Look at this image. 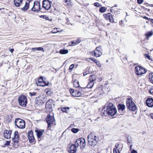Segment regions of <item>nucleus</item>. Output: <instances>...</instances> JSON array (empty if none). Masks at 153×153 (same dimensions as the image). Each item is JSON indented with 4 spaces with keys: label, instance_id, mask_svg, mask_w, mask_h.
<instances>
[{
    "label": "nucleus",
    "instance_id": "obj_1",
    "mask_svg": "<svg viewBox=\"0 0 153 153\" xmlns=\"http://www.w3.org/2000/svg\"><path fill=\"white\" fill-rule=\"evenodd\" d=\"M89 144L91 146H94L96 144L97 141V137L93 133H91L88 136Z\"/></svg>",
    "mask_w": 153,
    "mask_h": 153
},
{
    "label": "nucleus",
    "instance_id": "obj_2",
    "mask_svg": "<svg viewBox=\"0 0 153 153\" xmlns=\"http://www.w3.org/2000/svg\"><path fill=\"white\" fill-rule=\"evenodd\" d=\"M108 110V115L110 116H114L117 113V109L111 103H109L106 105Z\"/></svg>",
    "mask_w": 153,
    "mask_h": 153
},
{
    "label": "nucleus",
    "instance_id": "obj_3",
    "mask_svg": "<svg viewBox=\"0 0 153 153\" xmlns=\"http://www.w3.org/2000/svg\"><path fill=\"white\" fill-rule=\"evenodd\" d=\"M126 106L129 110L135 111L136 109V106L131 98H128L126 102Z\"/></svg>",
    "mask_w": 153,
    "mask_h": 153
},
{
    "label": "nucleus",
    "instance_id": "obj_4",
    "mask_svg": "<svg viewBox=\"0 0 153 153\" xmlns=\"http://www.w3.org/2000/svg\"><path fill=\"white\" fill-rule=\"evenodd\" d=\"M15 123L16 126L19 128L23 129L25 128V122L21 119L16 118L15 120Z\"/></svg>",
    "mask_w": 153,
    "mask_h": 153
},
{
    "label": "nucleus",
    "instance_id": "obj_5",
    "mask_svg": "<svg viewBox=\"0 0 153 153\" xmlns=\"http://www.w3.org/2000/svg\"><path fill=\"white\" fill-rule=\"evenodd\" d=\"M18 101L19 105L23 107H25L27 104V97L24 95H21L19 97Z\"/></svg>",
    "mask_w": 153,
    "mask_h": 153
},
{
    "label": "nucleus",
    "instance_id": "obj_6",
    "mask_svg": "<svg viewBox=\"0 0 153 153\" xmlns=\"http://www.w3.org/2000/svg\"><path fill=\"white\" fill-rule=\"evenodd\" d=\"M135 73L138 76L142 75L146 72V69L141 66H137L135 68Z\"/></svg>",
    "mask_w": 153,
    "mask_h": 153
},
{
    "label": "nucleus",
    "instance_id": "obj_7",
    "mask_svg": "<svg viewBox=\"0 0 153 153\" xmlns=\"http://www.w3.org/2000/svg\"><path fill=\"white\" fill-rule=\"evenodd\" d=\"M46 119L48 124V128L50 127L52 124H53L55 121L54 117L51 116L50 114L47 115Z\"/></svg>",
    "mask_w": 153,
    "mask_h": 153
},
{
    "label": "nucleus",
    "instance_id": "obj_8",
    "mask_svg": "<svg viewBox=\"0 0 153 153\" xmlns=\"http://www.w3.org/2000/svg\"><path fill=\"white\" fill-rule=\"evenodd\" d=\"M40 10V2L37 1H35L34 2L33 6L31 8V10L33 11L39 12Z\"/></svg>",
    "mask_w": 153,
    "mask_h": 153
},
{
    "label": "nucleus",
    "instance_id": "obj_9",
    "mask_svg": "<svg viewBox=\"0 0 153 153\" xmlns=\"http://www.w3.org/2000/svg\"><path fill=\"white\" fill-rule=\"evenodd\" d=\"M52 2L49 0H44L42 1V7L45 9L48 10L51 6Z\"/></svg>",
    "mask_w": 153,
    "mask_h": 153
},
{
    "label": "nucleus",
    "instance_id": "obj_10",
    "mask_svg": "<svg viewBox=\"0 0 153 153\" xmlns=\"http://www.w3.org/2000/svg\"><path fill=\"white\" fill-rule=\"evenodd\" d=\"M85 145V141L82 137L77 139V147L80 146L81 149H83Z\"/></svg>",
    "mask_w": 153,
    "mask_h": 153
},
{
    "label": "nucleus",
    "instance_id": "obj_11",
    "mask_svg": "<svg viewBox=\"0 0 153 153\" xmlns=\"http://www.w3.org/2000/svg\"><path fill=\"white\" fill-rule=\"evenodd\" d=\"M101 50V48L99 47H98L96 48L95 50L92 52V55L93 53L96 57H99L102 55V53L100 51Z\"/></svg>",
    "mask_w": 153,
    "mask_h": 153
},
{
    "label": "nucleus",
    "instance_id": "obj_12",
    "mask_svg": "<svg viewBox=\"0 0 153 153\" xmlns=\"http://www.w3.org/2000/svg\"><path fill=\"white\" fill-rule=\"evenodd\" d=\"M19 133L17 131H16L14 133V137L12 139L13 145L17 144L19 142Z\"/></svg>",
    "mask_w": 153,
    "mask_h": 153
},
{
    "label": "nucleus",
    "instance_id": "obj_13",
    "mask_svg": "<svg viewBox=\"0 0 153 153\" xmlns=\"http://www.w3.org/2000/svg\"><path fill=\"white\" fill-rule=\"evenodd\" d=\"M28 138L30 143H33L35 139L33 136V133L32 131H28Z\"/></svg>",
    "mask_w": 153,
    "mask_h": 153
},
{
    "label": "nucleus",
    "instance_id": "obj_14",
    "mask_svg": "<svg viewBox=\"0 0 153 153\" xmlns=\"http://www.w3.org/2000/svg\"><path fill=\"white\" fill-rule=\"evenodd\" d=\"M35 131L36 133L37 137L38 138H41L43 133L44 132V130H39L38 129H36L35 130Z\"/></svg>",
    "mask_w": 153,
    "mask_h": 153
},
{
    "label": "nucleus",
    "instance_id": "obj_15",
    "mask_svg": "<svg viewBox=\"0 0 153 153\" xmlns=\"http://www.w3.org/2000/svg\"><path fill=\"white\" fill-rule=\"evenodd\" d=\"M12 131H8L5 130L4 131V137L7 139H9L10 138V135L12 133Z\"/></svg>",
    "mask_w": 153,
    "mask_h": 153
},
{
    "label": "nucleus",
    "instance_id": "obj_16",
    "mask_svg": "<svg viewBox=\"0 0 153 153\" xmlns=\"http://www.w3.org/2000/svg\"><path fill=\"white\" fill-rule=\"evenodd\" d=\"M76 150V147L74 144L72 145L68 149V151L70 153H75Z\"/></svg>",
    "mask_w": 153,
    "mask_h": 153
},
{
    "label": "nucleus",
    "instance_id": "obj_17",
    "mask_svg": "<svg viewBox=\"0 0 153 153\" xmlns=\"http://www.w3.org/2000/svg\"><path fill=\"white\" fill-rule=\"evenodd\" d=\"M146 103L149 107H152L153 106V99L150 98L147 99L146 101Z\"/></svg>",
    "mask_w": 153,
    "mask_h": 153
},
{
    "label": "nucleus",
    "instance_id": "obj_18",
    "mask_svg": "<svg viewBox=\"0 0 153 153\" xmlns=\"http://www.w3.org/2000/svg\"><path fill=\"white\" fill-rule=\"evenodd\" d=\"M101 114L102 115L106 116L108 115V110L107 109V107L106 105L102 110Z\"/></svg>",
    "mask_w": 153,
    "mask_h": 153
},
{
    "label": "nucleus",
    "instance_id": "obj_19",
    "mask_svg": "<svg viewBox=\"0 0 153 153\" xmlns=\"http://www.w3.org/2000/svg\"><path fill=\"white\" fill-rule=\"evenodd\" d=\"M103 16H104V17L105 18L106 20H109L110 22H113V20L111 19V18H112V16H111V14L110 13H108L107 14H104Z\"/></svg>",
    "mask_w": 153,
    "mask_h": 153
},
{
    "label": "nucleus",
    "instance_id": "obj_20",
    "mask_svg": "<svg viewBox=\"0 0 153 153\" xmlns=\"http://www.w3.org/2000/svg\"><path fill=\"white\" fill-rule=\"evenodd\" d=\"M125 106L123 104H120L117 105L118 110L119 111H122L125 108Z\"/></svg>",
    "mask_w": 153,
    "mask_h": 153
},
{
    "label": "nucleus",
    "instance_id": "obj_21",
    "mask_svg": "<svg viewBox=\"0 0 153 153\" xmlns=\"http://www.w3.org/2000/svg\"><path fill=\"white\" fill-rule=\"evenodd\" d=\"M29 3L27 2H26L24 6L21 8V10L24 11H26L29 9L30 5Z\"/></svg>",
    "mask_w": 153,
    "mask_h": 153
},
{
    "label": "nucleus",
    "instance_id": "obj_22",
    "mask_svg": "<svg viewBox=\"0 0 153 153\" xmlns=\"http://www.w3.org/2000/svg\"><path fill=\"white\" fill-rule=\"evenodd\" d=\"M14 2L16 7H19L22 4V0H14Z\"/></svg>",
    "mask_w": 153,
    "mask_h": 153
},
{
    "label": "nucleus",
    "instance_id": "obj_23",
    "mask_svg": "<svg viewBox=\"0 0 153 153\" xmlns=\"http://www.w3.org/2000/svg\"><path fill=\"white\" fill-rule=\"evenodd\" d=\"M39 17L41 18H42L46 20H48L49 21H51L52 20L50 18L46 15H41L39 16Z\"/></svg>",
    "mask_w": 153,
    "mask_h": 153
},
{
    "label": "nucleus",
    "instance_id": "obj_24",
    "mask_svg": "<svg viewBox=\"0 0 153 153\" xmlns=\"http://www.w3.org/2000/svg\"><path fill=\"white\" fill-rule=\"evenodd\" d=\"M68 51L67 49H61L59 51V53L62 54H65L68 53Z\"/></svg>",
    "mask_w": 153,
    "mask_h": 153
},
{
    "label": "nucleus",
    "instance_id": "obj_25",
    "mask_svg": "<svg viewBox=\"0 0 153 153\" xmlns=\"http://www.w3.org/2000/svg\"><path fill=\"white\" fill-rule=\"evenodd\" d=\"M48 82H46L45 81L41 82L40 83H37L38 85L42 87H44L45 86H48Z\"/></svg>",
    "mask_w": 153,
    "mask_h": 153
},
{
    "label": "nucleus",
    "instance_id": "obj_26",
    "mask_svg": "<svg viewBox=\"0 0 153 153\" xmlns=\"http://www.w3.org/2000/svg\"><path fill=\"white\" fill-rule=\"evenodd\" d=\"M31 50H32L33 51H42L43 52H44L43 48L41 47H39L38 48H32L31 49Z\"/></svg>",
    "mask_w": 153,
    "mask_h": 153
},
{
    "label": "nucleus",
    "instance_id": "obj_27",
    "mask_svg": "<svg viewBox=\"0 0 153 153\" xmlns=\"http://www.w3.org/2000/svg\"><path fill=\"white\" fill-rule=\"evenodd\" d=\"M149 77L150 82L153 84V73H150L149 74Z\"/></svg>",
    "mask_w": 153,
    "mask_h": 153
},
{
    "label": "nucleus",
    "instance_id": "obj_28",
    "mask_svg": "<svg viewBox=\"0 0 153 153\" xmlns=\"http://www.w3.org/2000/svg\"><path fill=\"white\" fill-rule=\"evenodd\" d=\"M90 81L91 82H93L96 80V76L94 75H92L90 76L89 78Z\"/></svg>",
    "mask_w": 153,
    "mask_h": 153
},
{
    "label": "nucleus",
    "instance_id": "obj_29",
    "mask_svg": "<svg viewBox=\"0 0 153 153\" xmlns=\"http://www.w3.org/2000/svg\"><path fill=\"white\" fill-rule=\"evenodd\" d=\"M59 28H54V30H53L52 31V33H55L57 32H61L62 31V30H61L60 31H59Z\"/></svg>",
    "mask_w": 153,
    "mask_h": 153
},
{
    "label": "nucleus",
    "instance_id": "obj_30",
    "mask_svg": "<svg viewBox=\"0 0 153 153\" xmlns=\"http://www.w3.org/2000/svg\"><path fill=\"white\" fill-rule=\"evenodd\" d=\"M45 108L47 109L51 110L52 108V105L47 104L46 103L45 104Z\"/></svg>",
    "mask_w": 153,
    "mask_h": 153
},
{
    "label": "nucleus",
    "instance_id": "obj_31",
    "mask_svg": "<svg viewBox=\"0 0 153 153\" xmlns=\"http://www.w3.org/2000/svg\"><path fill=\"white\" fill-rule=\"evenodd\" d=\"M60 108L62 111L63 112L67 113V111L69 109V108L68 107L65 108L62 107Z\"/></svg>",
    "mask_w": 153,
    "mask_h": 153
},
{
    "label": "nucleus",
    "instance_id": "obj_32",
    "mask_svg": "<svg viewBox=\"0 0 153 153\" xmlns=\"http://www.w3.org/2000/svg\"><path fill=\"white\" fill-rule=\"evenodd\" d=\"M153 35V33L152 31H150L146 34V35L147 38V39H148L147 38H149L150 36H152Z\"/></svg>",
    "mask_w": 153,
    "mask_h": 153
},
{
    "label": "nucleus",
    "instance_id": "obj_33",
    "mask_svg": "<svg viewBox=\"0 0 153 153\" xmlns=\"http://www.w3.org/2000/svg\"><path fill=\"white\" fill-rule=\"evenodd\" d=\"M106 10V9L105 7H102L100 8L99 9V11L102 13L104 12Z\"/></svg>",
    "mask_w": 153,
    "mask_h": 153
},
{
    "label": "nucleus",
    "instance_id": "obj_34",
    "mask_svg": "<svg viewBox=\"0 0 153 153\" xmlns=\"http://www.w3.org/2000/svg\"><path fill=\"white\" fill-rule=\"evenodd\" d=\"M29 94L30 97L36 96H37V95L36 94V93L34 92H30L29 93Z\"/></svg>",
    "mask_w": 153,
    "mask_h": 153
},
{
    "label": "nucleus",
    "instance_id": "obj_35",
    "mask_svg": "<svg viewBox=\"0 0 153 153\" xmlns=\"http://www.w3.org/2000/svg\"><path fill=\"white\" fill-rule=\"evenodd\" d=\"M93 85V84L92 83V82H91L87 85V87L88 88H91L92 87Z\"/></svg>",
    "mask_w": 153,
    "mask_h": 153
},
{
    "label": "nucleus",
    "instance_id": "obj_36",
    "mask_svg": "<svg viewBox=\"0 0 153 153\" xmlns=\"http://www.w3.org/2000/svg\"><path fill=\"white\" fill-rule=\"evenodd\" d=\"M54 102V101L51 99H49L48 101L47 102H46L47 103V104H50L51 105H52V104Z\"/></svg>",
    "mask_w": 153,
    "mask_h": 153
},
{
    "label": "nucleus",
    "instance_id": "obj_37",
    "mask_svg": "<svg viewBox=\"0 0 153 153\" xmlns=\"http://www.w3.org/2000/svg\"><path fill=\"white\" fill-rule=\"evenodd\" d=\"M114 153H120L119 150L117 148H114L113 150Z\"/></svg>",
    "mask_w": 153,
    "mask_h": 153
},
{
    "label": "nucleus",
    "instance_id": "obj_38",
    "mask_svg": "<svg viewBox=\"0 0 153 153\" xmlns=\"http://www.w3.org/2000/svg\"><path fill=\"white\" fill-rule=\"evenodd\" d=\"M44 81L43 79V77L42 76L41 77H40L39 79L38 82L37 83H40L41 82H42Z\"/></svg>",
    "mask_w": 153,
    "mask_h": 153
},
{
    "label": "nucleus",
    "instance_id": "obj_39",
    "mask_svg": "<svg viewBox=\"0 0 153 153\" xmlns=\"http://www.w3.org/2000/svg\"><path fill=\"white\" fill-rule=\"evenodd\" d=\"M144 56L145 57L147 58L149 60H151L150 56L148 54L145 53L144 54Z\"/></svg>",
    "mask_w": 153,
    "mask_h": 153
},
{
    "label": "nucleus",
    "instance_id": "obj_40",
    "mask_svg": "<svg viewBox=\"0 0 153 153\" xmlns=\"http://www.w3.org/2000/svg\"><path fill=\"white\" fill-rule=\"evenodd\" d=\"M11 141H6V143L4 144L5 146H8L10 145Z\"/></svg>",
    "mask_w": 153,
    "mask_h": 153
},
{
    "label": "nucleus",
    "instance_id": "obj_41",
    "mask_svg": "<svg viewBox=\"0 0 153 153\" xmlns=\"http://www.w3.org/2000/svg\"><path fill=\"white\" fill-rule=\"evenodd\" d=\"M75 77V75H74L72 76V78H73L72 81H73V82L74 83V85H75V83L76 82V79H74Z\"/></svg>",
    "mask_w": 153,
    "mask_h": 153
},
{
    "label": "nucleus",
    "instance_id": "obj_42",
    "mask_svg": "<svg viewBox=\"0 0 153 153\" xmlns=\"http://www.w3.org/2000/svg\"><path fill=\"white\" fill-rule=\"evenodd\" d=\"M89 59V60H88L89 61L90 60H91L92 61L94 62H96L97 61V59H94V58H89V59Z\"/></svg>",
    "mask_w": 153,
    "mask_h": 153
},
{
    "label": "nucleus",
    "instance_id": "obj_43",
    "mask_svg": "<svg viewBox=\"0 0 153 153\" xmlns=\"http://www.w3.org/2000/svg\"><path fill=\"white\" fill-rule=\"evenodd\" d=\"M94 5L97 7H99L100 5L99 3L96 2L94 3Z\"/></svg>",
    "mask_w": 153,
    "mask_h": 153
},
{
    "label": "nucleus",
    "instance_id": "obj_44",
    "mask_svg": "<svg viewBox=\"0 0 153 153\" xmlns=\"http://www.w3.org/2000/svg\"><path fill=\"white\" fill-rule=\"evenodd\" d=\"M69 91L71 94H73V93L75 92V91L74 89L71 88L69 89Z\"/></svg>",
    "mask_w": 153,
    "mask_h": 153
},
{
    "label": "nucleus",
    "instance_id": "obj_45",
    "mask_svg": "<svg viewBox=\"0 0 153 153\" xmlns=\"http://www.w3.org/2000/svg\"><path fill=\"white\" fill-rule=\"evenodd\" d=\"M96 63V65L99 67H100L101 66V65L100 64L99 61H97L96 62H95Z\"/></svg>",
    "mask_w": 153,
    "mask_h": 153
},
{
    "label": "nucleus",
    "instance_id": "obj_46",
    "mask_svg": "<svg viewBox=\"0 0 153 153\" xmlns=\"http://www.w3.org/2000/svg\"><path fill=\"white\" fill-rule=\"evenodd\" d=\"M47 94L49 96H51L52 94V92L51 91H47Z\"/></svg>",
    "mask_w": 153,
    "mask_h": 153
},
{
    "label": "nucleus",
    "instance_id": "obj_47",
    "mask_svg": "<svg viewBox=\"0 0 153 153\" xmlns=\"http://www.w3.org/2000/svg\"><path fill=\"white\" fill-rule=\"evenodd\" d=\"M71 131L74 133H76V128H72L71 129Z\"/></svg>",
    "mask_w": 153,
    "mask_h": 153
},
{
    "label": "nucleus",
    "instance_id": "obj_48",
    "mask_svg": "<svg viewBox=\"0 0 153 153\" xmlns=\"http://www.w3.org/2000/svg\"><path fill=\"white\" fill-rule=\"evenodd\" d=\"M76 43V41L75 42L74 41H72L71 42V44H70V45H71V46H74V45H75V44Z\"/></svg>",
    "mask_w": 153,
    "mask_h": 153
},
{
    "label": "nucleus",
    "instance_id": "obj_49",
    "mask_svg": "<svg viewBox=\"0 0 153 153\" xmlns=\"http://www.w3.org/2000/svg\"><path fill=\"white\" fill-rule=\"evenodd\" d=\"M74 67V65L73 64L71 65L69 67V69L70 70H71L73 69Z\"/></svg>",
    "mask_w": 153,
    "mask_h": 153
},
{
    "label": "nucleus",
    "instance_id": "obj_50",
    "mask_svg": "<svg viewBox=\"0 0 153 153\" xmlns=\"http://www.w3.org/2000/svg\"><path fill=\"white\" fill-rule=\"evenodd\" d=\"M149 92L150 94L153 95V88H151L149 90Z\"/></svg>",
    "mask_w": 153,
    "mask_h": 153
},
{
    "label": "nucleus",
    "instance_id": "obj_51",
    "mask_svg": "<svg viewBox=\"0 0 153 153\" xmlns=\"http://www.w3.org/2000/svg\"><path fill=\"white\" fill-rule=\"evenodd\" d=\"M143 2V0H137V2L138 4H142Z\"/></svg>",
    "mask_w": 153,
    "mask_h": 153
},
{
    "label": "nucleus",
    "instance_id": "obj_52",
    "mask_svg": "<svg viewBox=\"0 0 153 153\" xmlns=\"http://www.w3.org/2000/svg\"><path fill=\"white\" fill-rule=\"evenodd\" d=\"M81 94H82L80 92L78 91L77 93V97H79Z\"/></svg>",
    "mask_w": 153,
    "mask_h": 153
},
{
    "label": "nucleus",
    "instance_id": "obj_53",
    "mask_svg": "<svg viewBox=\"0 0 153 153\" xmlns=\"http://www.w3.org/2000/svg\"><path fill=\"white\" fill-rule=\"evenodd\" d=\"M119 23H120V25L122 26H124V25L123 23V22L122 21H120L119 22Z\"/></svg>",
    "mask_w": 153,
    "mask_h": 153
},
{
    "label": "nucleus",
    "instance_id": "obj_54",
    "mask_svg": "<svg viewBox=\"0 0 153 153\" xmlns=\"http://www.w3.org/2000/svg\"><path fill=\"white\" fill-rule=\"evenodd\" d=\"M76 90L75 92L73 93V94H71L72 96L74 97H76Z\"/></svg>",
    "mask_w": 153,
    "mask_h": 153
},
{
    "label": "nucleus",
    "instance_id": "obj_55",
    "mask_svg": "<svg viewBox=\"0 0 153 153\" xmlns=\"http://www.w3.org/2000/svg\"><path fill=\"white\" fill-rule=\"evenodd\" d=\"M39 97H37L36 98V100H35V103H37V102L38 101V100L39 99Z\"/></svg>",
    "mask_w": 153,
    "mask_h": 153
},
{
    "label": "nucleus",
    "instance_id": "obj_56",
    "mask_svg": "<svg viewBox=\"0 0 153 153\" xmlns=\"http://www.w3.org/2000/svg\"><path fill=\"white\" fill-rule=\"evenodd\" d=\"M119 147V144L118 143L116 144L115 146V147H116L115 148H117V149H118V148Z\"/></svg>",
    "mask_w": 153,
    "mask_h": 153
},
{
    "label": "nucleus",
    "instance_id": "obj_57",
    "mask_svg": "<svg viewBox=\"0 0 153 153\" xmlns=\"http://www.w3.org/2000/svg\"><path fill=\"white\" fill-rule=\"evenodd\" d=\"M131 153H137V152L135 150H133L131 152Z\"/></svg>",
    "mask_w": 153,
    "mask_h": 153
},
{
    "label": "nucleus",
    "instance_id": "obj_58",
    "mask_svg": "<svg viewBox=\"0 0 153 153\" xmlns=\"http://www.w3.org/2000/svg\"><path fill=\"white\" fill-rule=\"evenodd\" d=\"M127 141L128 143H131L132 140H129L127 138Z\"/></svg>",
    "mask_w": 153,
    "mask_h": 153
},
{
    "label": "nucleus",
    "instance_id": "obj_59",
    "mask_svg": "<svg viewBox=\"0 0 153 153\" xmlns=\"http://www.w3.org/2000/svg\"><path fill=\"white\" fill-rule=\"evenodd\" d=\"M148 20L150 21L153 24V19L149 18Z\"/></svg>",
    "mask_w": 153,
    "mask_h": 153
},
{
    "label": "nucleus",
    "instance_id": "obj_60",
    "mask_svg": "<svg viewBox=\"0 0 153 153\" xmlns=\"http://www.w3.org/2000/svg\"><path fill=\"white\" fill-rule=\"evenodd\" d=\"M10 52H11L12 53L14 51V49L13 48L10 49Z\"/></svg>",
    "mask_w": 153,
    "mask_h": 153
},
{
    "label": "nucleus",
    "instance_id": "obj_61",
    "mask_svg": "<svg viewBox=\"0 0 153 153\" xmlns=\"http://www.w3.org/2000/svg\"><path fill=\"white\" fill-rule=\"evenodd\" d=\"M81 40L79 39H77V44L80 42Z\"/></svg>",
    "mask_w": 153,
    "mask_h": 153
},
{
    "label": "nucleus",
    "instance_id": "obj_62",
    "mask_svg": "<svg viewBox=\"0 0 153 153\" xmlns=\"http://www.w3.org/2000/svg\"><path fill=\"white\" fill-rule=\"evenodd\" d=\"M150 116L153 119V113L150 114Z\"/></svg>",
    "mask_w": 153,
    "mask_h": 153
},
{
    "label": "nucleus",
    "instance_id": "obj_63",
    "mask_svg": "<svg viewBox=\"0 0 153 153\" xmlns=\"http://www.w3.org/2000/svg\"><path fill=\"white\" fill-rule=\"evenodd\" d=\"M84 88H80V89L79 90V91H82V90Z\"/></svg>",
    "mask_w": 153,
    "mask_h": 153
},
{
    "label": "nucleus",
    "instance_id": "obj_64",
    "mask_svg": "<svg viewBox=\"0 0 153 153\" xmlns=\"http://www.w3.org/2000/svg\"><path fill=\"white\" fill-rule=\"evenodd\" d=\"M70 1V0H66L65 2H69Z\"/></svg>",
    "mask_w": 153,
    "mask_h": 153
}]
</instances>
